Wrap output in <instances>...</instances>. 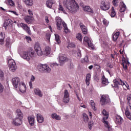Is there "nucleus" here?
Segmentation results:
<instances>
[{"label":"nucleus","mask_w":131,"mask_h":131,"mask_svg":"<svg viewBox=\"0 0 131 131\" xmlns=\"http://www.w3.org/2000/svg\"><path fill=\"white\" fill-rule=\"evenodd\" d=\"M63 5L67 9L68 12L72 14L76 13L79 9V6L75 0H66L63 2Z\"/></svg>","instance_id":"1"},{"label":"nucleus","mask_w":131,"mask_h":131,"mask_svg":"<svg viewBox=\"0 0 131 131\" xmlns=\"http://www.w3.org/2000/svg\"><path fill=\"white\" fill-rule=\"evenodd\" d=\"M18 53L20 55L21 58H23L26 61H30V60L35 58V52L33 50H27L23 51V49L19 48Z\"/></svg>","instance_id":"2"},{"label":"nucleus","mask_w":131,"mask_h":131,"mask_svg":"<svg viewBox=\"0 0 131 131\" xmlns=\"http://www.w3.org/2000/svg\"><path fill=\"white\" fill-rule=\"evenodd\" d=\"M56 21L58 30H62V28H63V26L65 33H69V29H68L67 27V25H66L65 22L62 21V19L57 16L56 17Z\"/></svg>","instance_id":"3"},{"label":"nucleus","mask_w":131,"mask_h":131,"mask_svg":"<svg viewBox=\"0 0 131 131\" xmlns=\"http://www.w3.org/2000/svg\"><path fill=\"white\" fill-rule=\"evenodd\" d=\"M102 114L103 115V118L102 120V122L104 123L105 127L107 128V129L109 131L112 130V127L109 123L108 121H107V119L109 118V113L106 111V110H103L102 111Z\"/></svg>","instance_id":"4"},{"label":"nucleus","mask_w":131,"mask_h":131,"mask_svg":"<svg viewBox=\"0 0 131 131\" xmlns=\"http://www.w3.org/2000/svg\"><path fill=\"white\" fill-rule=\"evenodd\" d=\"M8 66H9V69L12 72H15L17 70V66L15 60L11 58L8 59Z\"/></svg>","instance_id":"5"},{"label":"nucleus","mask_w":131,"mask_h":131,"mask_svg":"<svg viewBox=\"0 0 131 131\" xmlns=\"http://www.w3.org/2000/svg\"><path fill=\"white\" fill-rule=\"evenodd\" d=\"M38 69L39 71H41L42 72L49 73L51 72V68L49 67V66L47 64H39L38 66Z\"/></svg>","instance_id":"6"},{"label":"nucleus","mask_w":131,"mask_h":131,"mask_svg":"<svg viewBox=\"0 0 131 131\" xmlns=\"http://www.w3.org/2000/svg\"><path fill=\"white\" fill-rule=\"evenodd\" d=\"M113 82H114L115 88H117V86H118V85H119L120 84V85H122L123 89H124L125 90L126 89H128V87H127V84L126 83V82H124L122 81V80H120L119 81H117V80H114Z\"/></svg>","instance_id":"7"},{"label":"nucleus","mask_w":131,"mask_h":131,"mask_svg":"<svg viewBox=\"0 0 131 131\" xmlns=\"http://www.w3.org/2000/svg\"><path fill=\"white\" fill-rule=\"evenodd\" d=\"M100 8L103 11H107L110 9V3L106 1H102Z\"/></svg>","instance_id":"8"},{"label":"nucleus","mask_w":131,"mask_h":131,"mask_svg":"<svg viewBox=\"0 0 131 131\" xmlns=\"http://www.w3.org/2000/svg\"><path fill=\"white\" fill-rule=\"evenodd\" d=\"M17 88L20 94L26 93V85L24 82H21L17 86Z\"/></svg>","instance_id":"9"},{"label":"nucleus","mask_w":131,"mask_h":131,"mask_svg":"<svg viewBox=\"0 0 131 131\" xmlns=\"http://www.w3.org/2000/svg\"><path fill=\"white\" fill-rule=\"evenodd\" d=\"M63 95H64L62 101L63 102V103H64V104H68L70 100V98L69 97V92H68V91L67 90H64Z\"/></svg>","instance_id":"10"},{"label":"nucleus","mask_w":131,"mask_h":131,"mask_svg":"<svg viewBox=\"0 0 131 131\" xmlns=\"http://www.w3.org/2000/svg\"><path fill=\"white\" fill-rule=\"evenodd\" d=\"M35 52L36 53L37 55L38 56H42V51L41 50V48L39 46V43H35Z\"/></svg>","instance_id":"11"},{"label":"nucleus","mask_w":131,"mask_h":131,"mask_svg":"<svg viewBox=\"0 0 131 131\" xmlns=\"http://www.w3.org/2000/svg\"><path fill=\"white\" fill-rule=\"evenodd\" d=\"M12 83L15 88V89H17L18 88V85L19 84L21 83L20 80L18 77H15L13 78L12 79Z\"/></svg>","instance_id":"12"},{"label":"nucleus","mask_w":131,"mask_h":131,"mask_svg":"<svg viewBox=\"0 0 131 131\" xmlns=\"http://www.w3.org/2000/svg\"><path fill=\"white\" fill-rule=\"evenodd\" d=\"M83 42L84 43L88 45L89 47L91 49H94V45H93V43H92L91 38L88 37H84L83 38Z\"/></svg>","instance_id":"13"},{"label":"nucleus","mask_w":131,"mask_h":131,"mask_svg":"<svg viewBox=\"0 0 131 131\" xmlns=\"http://www.w3.org/2000/svg\"><path fill=\"white\" fill-rule=\"evenodd\" d=\"M100 102L102 105H105V104H107V103H109V102H110V99H109V97L106 95H103L101 97V100H100Z\"/></svg>","instance_id":"14"},{"label":"nucleus","mask_w":131,"mask_h":131,"mask_svg":"<svg viewBox=\"0 0 131 131\" xmlns=\"http://www.w3.org/2000/svg\"><path fill=\"white\" fill-rule=\"evenodd\" d=\"M59 62L60 66L64 65V63L66 62V57L60 54L59 56Z\"/></svg>","instance_id":"15"},{"label":"nucleus","mask_w":131,"mask_h":131,"mask_svg":"<svg viewBox=\"0 0 131 131\" xmlns=\"http://www.w3.org/2000/svg\"><path fill=\"white\" fill-rule=\"evenodd\" d=\"M28 120L30 125L31 126H33L34 125V123H35V119L34 116H30L28 117Z\"/></svg>","instance_id":"16"},{"label":"nucleus","mask_w":131,"mask_h":131,"mask_svg":"<svg viewBox=\"0 0 131 131\" xmlns=\"http://www.w3.org/2000/svg\"><path fill=\"white\" fill-rule=\"evenodd\" d=\"M20 27H22L24 30H25L29 34L31 33V32L30 31V28L29 27L27 26V25L21 23L20 24Z\"/></svg>","instance_id":"17"},{"label":"nucleus","mask_w":131,"mask_h":131,"mask_svg":"<svg viewBox=\"0 0 131 131\" xmlns=\"http://www.w3.org/2000/svg\"><path fill=\"white\" fill-rule=\"evenodd\" d=\"M25 21L28 24H30L34 21V18H33V17L31 16H27L24 18Z\"/></svg>","instance_id":"18"},{"label":"nucleus","mask_w":131,"mask_h":131,"mask_svg":"<svg viewBox=\"0 0 131 131\" xmlns=\"http://www.w3.org/2000/svg\"><path fill=\"white\" fill-rule=\"evenodd\" d=\"M16 118H19L20 119H23V113L21 111V110L17 109L16 111Z\"/></svg>","instance_id":"19"},{"label":"nucleus","mask_w":131,"mask_h":131,"mask_svg":"<svg viewBox=\"0 0 131 131\" xmlns=\"http://www.w3.org/2000/svg\"><path fill=\"white\" fill-rule=\"evenodd\" d=\"M13 124L17 126L21 125V124H22V119L16 117V118L13 120Z\"/></svg>","instance_id":"20"},{"label":"nucleus","mask_w":131,"mask_h":131,"mask_svg":"<svg viewBox=\"0 0 131 131\" xmlns=\"http://www.w3.org/2000/svg\"><path fill=\"white\" fill-rule=\"evenodd\" d=\"M34 94L36 96H38V97H40V98H41L43 96L42 92H41V91L39 90V89H35L34 90Z\"/></svg>","instance_id":"21"},{"label":"nucleus","mask_w":131,"mask_h":131,"mask_svg":"<svg viewBox=\"0 0 131 131\" xmlns=\"http://www.w3.org/2000/svg\"><path fill=\"white\" fill-rule=\"evenodd\" d=\"M37 121L38 123H42L45 121V118L40 114H37L36 115Z\"/></svg>","instance_id":"22"},{"label":"nucleus","mask_w":131,"mask_h":131,"mask_svg":"<svg viewBox=\"0 0 131 131\" xmlns=\"http://www.w3.org/2000/svg\"><path fill=\"white\" fill-rule=\"evenodd\" d=\"M122 65L124 70H126L127 69V67L129 66V62L127 60H122Z\"/></svg>","instance_id":"23"},{"label":"nucleus","mask_w":131,"mask_h":131,"mask_svg":"<svg viewBox=\"0 0 131 131\" xmlns=\"http://www.w3.org/2000/svg\"><path fill=\"white\" fill-rule=\"evenodd\" d=\"M80 27L82 31L83 34L88 33V28L83 24H80Z\"/></svg>","instance_id":"24"},{"label":"nucleus","mask_w":131,"mask_h":131,"mask_svg":"<svg viewBox=\"0 0 131 131\" xmlns=\"http://www.w3.org/2000/svg\"><path fill=\"white\" fill-rule=\"evenodd\" d=\"M125 114L127 118H128L129 120H131V114L128 110V106H126V108L125 109Z\"/></svg>","instance_id":"25"},{"label":"nucleus","mask_w":131,"mask_h":131,"mask_svg":"<svg viewBox=\"0 0 131 131\" xmlns=\"http://www.w3.org/2000/svg\"><path fill=\"white\" fill-rule=\"evenodd\" d=\"M125 114L127 118H128L129 120H131V114L128 110V106H126V108L125 109Z\"/></svg>","instance_id":"26"},{"label":"nucleus","mask_w":131,"mask_h":131,"mask_svg":"<svg viewBox=\"0 0 131 131\" xmlns=\"http://www.w3.org/2000/svg\"><path fill=\"white\" fill-rule=\"evenodd\" d=\"M101 82L103 85H107L109 83L108 81V79L105 78V76H103L101 78Z\"/></svg>","instance_id":"27"},{"label":"nucleus","mask_w":131,"mask_h":131,"mask_svg":"<svg viewBox=\"0 0 131 131\" xmlns=\"http://www.w3.org/2000/svg\"><path fill=\"white\" fill-rule=\"evenodd\" d=\"M122 121H123V119H122V118H121V117H120V116H116V123L120 125L121 124Z\"/></svg>","instance_id":"28"},{"label":"nucleus","mask_w":131,"mask_h":131,"mask_svg":"<svg viewBox=\"0 0 131 131\" xmlns=\"http://www.w3.org/2000/svg\"><path fill=\"white\" fill-rule=\"evenodd\" d=\"M43 54L46 56H48V55H50V54H51V48L49 47H46Z\"/></svg>","instance_id":"29"},{"label":"nucleus","mask_w":131,"mask_h":131,"mask_svg":"<svg viewBox=\"0 0 131 131\" xmlns=\"http://www.w3.org/2000/svg\"><path fill=\"white\" fill-rule=\"evenodd\" d=\"M5 33L1 32L0 33V45H3L4 43V41L5 40Z\"/></svg>","instance_id":"30"},{"label":"nucleus","mask_w":131,"mask_h":131,"mask_svg":"<svg viewBox=\"0 0 131 131\" xmlns=\"http://www.w3.org/2000/svg\"><path fill=\"white\" fill-rule=\"evenodd\" d=\"M126 10V6H125V4L123 3V2L121 3V5H120V11L121 13H122L124 12Z\"/></svg>","instance_id":"31"},{"label":"nucleus","mask_w":131,"mask_h":131,"mask_svg":"<svg viewBox=\"0 0 131 131\" xmlns=\"http://www.w3.org/2000/svg\"><path fill=\"white\" fill-rule=\"evenodd\" d=\"M91 74H88L86 75L85 82L87 85H90V81H91Z\"/></svg>","instance_id":"32"},{"label":"nucleus","mask_w":131,"mask_h":131,"mask_svg":"<svg viewBox=\"0 0 131 131\" xmlns=\"http://www.w3.org/2000/svg\"><path fill=\"white\" fill-rule=\"evenodd\" d=\"M24 2L28 7H31L33 5V1L32 0H24Z\"/></svg>","instance_id":"33"},{"label":"nucleus","mask_w":131,"mask_h":131,"mask_svg":"<svg viewBox=\"0 0 131 131\" xmlns=\"http://www.w3.org/2000/svg\"><path fill=\"white\" fill-rule=\"evenodd\" d=\"M52 118L56 119V120H61V117L58 115L57 114H52L51 115Z\"/></svg>","instance_id":"34"},{"label":"nucleus","mask_w":131,"mask_h":131,"mask_svg":"<svg viewBox=\"0 0 131 131\" xmlns=\"http://www.w3.org/2000/svg\"><path fill=\"white\" fill-rule=\"evenodd\" d=\"M119 36V32H117L113 35V39L114 41H116Z\"/></svg>","instance_id":"35"},{"label":"nucleus","mask_w":131,"mask_h":131,"mask_svg":"<svg viewBox=\"0 0 131 131\" xmlns=\"http://www.w3.org/2000/svg\"><path fill=\"white\" fill-rule=\"evenodd\" d=\"M13 23V21L12 20L8 19V20H6L4 23V26L5 27H7V26H9L10 24H12Z\"/></svg>","instance_id":"36"},{"label":"nucleus","mask_w":131,"mask_h":131,"mask_svg":"<svg viewBox=\"0 0 131 131\" xmlns=\"http://www.w3.org/2000/svg\"><path fill=\"white\" fill-rule=\"evenodd\" d=\"M6 3L7 5H9L11 7H14L15 6V3L13 2V0H6Z\"/></svg>","instance_id":"37"},{"label":"nucleus","mask_w":131,"mask_h":131,"mask_svg":"<svg viewBox=\"0 0 131 131\" xmlns=\"http://www.w3.org/2000/svg\"><path fill=\"white\" fill-rule=\"evenodd\" d=\"M83 120L84 122H89V117L85 113L83 114Z\"/></svg>","instance_id":"38"},{"label":"nucleus","mask_w":131,"mask_h":131,"mask_svg":"<svg viewBox=\"0 0 131 131\" xmlns=\"http://www.w3.org/2000/svg\"><path fill=\"white\" fill-rule=\"evenodd\" d=\"M84 11H85L86 12H88L89 13H94L93 10L91 9V7H90V6H85V8H84Z\"/></svg>","instance_id":"39"},{"label":"nucleus","mask_w":131,"mask_h":131,"mask_svg":"<svg viewBox=\"0 0 131 131\" xmlns=\"http://www.w3.org/2000/svg\"><path fill=\"white\" fill-rule=\"evenodd\" d=\"M55 40L57 43L61 42V39H60V36L57 34H55Z\"/></svg>","instance_id":"40"},{"label":"nucleus","mask_w":131,"mask_h":131,"mask_svg":"<svg viewBox=\"0 0 131 131\" xmlns=\"http://www.w3.org/2000/svg\"><path fill=\"white\" fill-rule=\"evenodd\" d=\"M90 104H91V107H92V109L94 111H96V110H97V108H96V105H95V102H94V101L93 100H91Z\"/></svg>","instance_id":"41"},{"label":"nucleus","mask_w":131,"mask_h":131,"mask_svg":"<svg viewBox=\"0 0 131 131\" xmlns=\"http://www.w3.org/2000/svg\"><path fill=\"white\" fill-rule=\"evenodd\" d=\"M46 4L48 8H50V9H51V8H52L53 4L54 3H53L52 1H48L47 2Z\"/></svg>","instance_id":"42"},{"label":"nucleus","mask_w":131,"mask_h":131,"mask_svg":"<svg viewBox=\"0 0 131 131\" xmlns=\"http://www.w3.org/2000/svg\"><path fill=\"white\" fill-rule=\"evenodd\" d=\"M8 12L11 13V14H12V15H14V16H16L17 17L19 16V13L15 10H9Z\"/></svg>","instance_id":"43"},{"label":"nucleus","mask_w":131,"mask_h":131,"mask_svg":"<svg viewBox=\"0 0 131 131\" xmlns=\"http://www.w3.org/2000/svg\"><path fill=\"white\" fill-rule=\"evenodd\" d=\"M116 15V12H115V10L114 9V7H113L112 8V12L111 13V16L113 18L115 17Z\"/></svg>","instance_id":"44"},{"label":"nucleus","mask_w":131,"mask_h":131,"mask_svg":"<svg viewBox=\"0 0 131 131\" xmlns=\"http://www.w3.org/2000/svg\"><path fill=\"white\" fill-rule=\"evenodd\" d=\"M51 39V34L49 33H46V39L48 42H50V39Z\"/></svg>","instance_id":"45"},{"label":"nucleus","mask_w":131,"mask_h":131,"mask_svg":"<svg viewBox=\"0 0 131 131\" xmlns=\"http://www.w3.org/2000/svg\"><path fill=\"white\" fill-rule=\"evenodd\" d=\"M75 57L78 58V59H80L81 57V51L80 50L77 51V54L75 55Z\"/></svg>","instance_id":"46"},{"label":"nucleus","mask_w":131,"mask_h":131,"mask_svg":"<svg viewBox=\"0 0 131 131\" xmlns=\"http://www.w3.org/2000/svg\"><path fill=\"white\" fill-rule=\"evenodd\" d=\"M76 38L80 41H81V40H82V36L81 35V33H78L76 35Z\"/></svg>","instance_id":"47"},{"label":"nucleus","mask_w":131,"mask_h":131,"mask_svg":"<svg viewBox=\"0 0 131 131\" xmlns=\"http://www.w3.org/2000/svg\"><path fill=\"white\" fill-rule=\"evenodd\" d=\"M58 10L59 11H61L62 12H63L64 14H66V11L64 10V8H63V7L62 6V5H59Z\"/></svg>","instance_id":"48"},{"label":"nucleus","mask_w":131,"mask_h":131,"mask_svg":"<svg viewBox=\"0 0 131 131\" xmlns=\"http://www.w3.org/2000/svg\"><path fill=\"white\" fill-rule=\"evenodd\" d=\"M102 22L104 25H105V26H108V24H109V21H108L106 19L103 18Z\"/></svg>","instance_id":"49"},{"label":"nucleus","mask_w":131,"mask_h":131,"mask_svg":"<svg viewBox=\"0 0 131 131\" xmlns=\"http://www.w3.org/2000/svg\"><path fill=\"white\" fill-rule=\"evenodd\" d=\"M113 4L114 6L117 7V6H118V0H113Z\"/></svg>","instance_id":"50"},{"label":"nucleus","mask_w":131,"mask_h":131,"mask_svg":"<svg viewBox=\"0 0 131 131\" xmlns=\"http://www.w3.org/2000/svg\"><path fill=\"white\" fill-rule=\"evenodd\" d=\"M4 86L2 83L0 82V94H2L4 92Z\"/></svg>","instance_id":"51"},{"label":"nucleus","mask_w":131,"mask_h":131,"mask_svg":"<svg viewBox=\"0 0 131 131\" xmlns=\"http://www.w3.org/2000/svg\"><path fill=\"white\" fill-rule=\"evenodd\" d=\"M17 8L19 9V10H22V9H23V6H22V5H21L20 3H17Z\"/></svg>","instance_id":"52"},{"label":"nucleus","mask_w":131,"mask_h":131,"mask_svg":"<svg viewBox=\"0 0 131 131\" xmlns=\"http://www.w3.org/2000/svg\"><path fill=\"white\" fill-rule=\"evenodd\" d=\"M0 78L1 79H4V72L0 70Z\"/></svg>","instance_id":"53"},{"label":"nucleus","mask_w":131,"mask_h":131,"mask_svg":"<svg viewBox=\"0 0 131 131\" xmlns=\"http://www.w3.org/2000/svg\"><path fill=\"white\" fill-rule=\"evenodd\" d=\"M75 45L74 43H70L69 44L68 48H74Z\"/></svg>","instance_id":"54"},{"label":"nucleus","mask_w":131,"mask_h":131,"mask_svg":"<svg viewBox=\"0 0 131 131\" xmlns=\"http://www.w3.org/2000/svg\"><path fill=\"white\" fill-rule=\"evenodd\" d=\"M26 39L27 40V41H28V42H30V41H31V37L29 36H26Z\"/></svg>","instance_id":"55"},{"label":"nucleus","mask_w":131,"mask_h":131,"mask_svg":"<svg viewBox=\"0 0 131 131\" xmlns=\"http://www.w3.org/2000/svg\"><path fill=\"white\" fill-rule=\"evenodd\" d=\"M51 66H59V63H57V62H53L51 63Z\"/></svg>","instance_id":"56"},{"label":"nucleus","mask_w":131,"mask_h":131,"mask_svg":"<svg viewBox=\"0 0 131 131\" xmlns=\"http://www.w3.org/2000/svg\"><path fill=\"white\" fill-rule=\"evenodd\" d=\"M34 80H35V77L32 75L31 77V81H34Z\"/></svg>","instance_id":"57"},{"label":"nucleus","mask_w":131,"mask_h":131,"mask_svg":"<svg viewBox=\"0 0 131 131\" xmlns=\"http://www.w3.org/2000/svg\"><path fill=\"white\" fill-rule=\"evenodd\" d=\"M29 85L30 86V89H33V87H32V82L31 81L29 82Z\"/></svg>","instance_id":"58"},{"label":"nucleus","mask_w":131,"mask_h":131,"mask_svg":"<svg viewBox=\"0 0 131 131\" xmlns=\"http://www.w3.org/2000/svg\"><path fill=\"white\" fill-rule=\"evenodd\" d=\"M107 66L108 67H110V68H113V65L111 64V63H107Z\"/></svg>","instance_id":"59"},{"label":"nucleus","mask_w":131,"mask_h":131,"mask_svg":"<svg viewBox=\"0 0 131 131\" xmlns=\"http://www.w3.org/2000/svg\"><path fill=\"white\" fill-rule=\"evenodd\" d=\"M84 60L85 62H89V57L88 56L85 57Z\"/></svg>","instance_id":"60"},{"label":"nucleus","mask_w":131,"mask_h":131,"mask_svg":"<svg viewBox=\"0 0 131 131\" xmlns=\"http://www.w3.org/2000/svg\"><path fill=\"white\" fill-rule=\"evenodd\" d=\"M28 13L29 15H33V13H32V11H31V10L30 9L28 10Z\"/></svg>","instance_id":"61"},{"label":"nucleus","mask_w":131,"mask_h":131,"mask_svg":"<svg viewBox=\"0 0 131 131\" xmlns=\"http://www.w3.org/2000/svg\"><path fill=\"white\" fill-rule=\"evenodd\" d=\"M45 21L47 23H49V18H48V16L45 17Z\"/></svg>","instance_id":"62"},{"label":"nucleus","mask_w":131,"mask_h":131,"mask_svg":"<svg viewBox=\"0 0 131 131\" xmlns=\"http://www.w3.org/2000/svg\"><path fill=\"white\" fill-rule=\"evenodd\" d=\"M92 126H93V124H91V123H89V127L90 129H92Z\"/></svg>","instance_id":"63"},{"label":"nucleus","mask_w":131,"mask_h":131,"mask_svg":"<svg viewBox=\"0 0 131 131\" xmlns=\"http://www.w3.org/2000/svg\"><path fill=\"white\" fill-rule=\"evenodd\" d=\"M72 54H73V55H74L75 56V55H76V54H77V53H76V51L74 50L72 51Z\"/></svg>","instance_id":"64"}]
</instances>
